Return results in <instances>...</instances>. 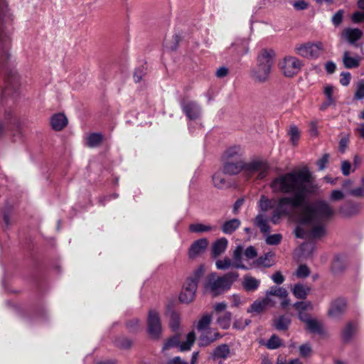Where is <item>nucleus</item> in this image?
<instances>
[{"mask_svg": "<svg viewBox=\"0 0 364 364\" xmlns=\"http://www.w3.org/2000/svg\"><path fill=\"white\" fill-rule=\"evenodd\" d=\"M311 177L306 168L278 176L270 182L269 187L273 193L286 196L269 199L262 195L259 208L262 212L272 209L270 221L274 225L283 217L291 216L297 208H301L302 224H324L331 220L336 210L328 201L318 199L304 204L310 193Z\"/></svg>", "mask_w": 364, "mask_h": 364, "instance_id": "nucleus-1", "label": "nucleus"}, {"mask_svg": "<svg viewBox=\"0 0 364 364\" xmlns=\"http://www.w3.org/2000/svg\"><path fill=\"white\" fill-rule=\"evenodd\" d=\"M238 277L237 272H230L222 277L218 276L216 273H211L207 278L205 287L216 296L229 289Z\"/></svg>", "mask_w": 364, "mask_h": 364, "instance_id": "nucleus-2", "label": "nucleus"}, {"mask_svg": "<svg viewBox=\"0 0 364 364\" xmlns=\"http://www.w3.org/2000/svg\"><path fill=\"white\" fill-rule=\"evenodd\" d=\"M204 274L205 267L203 265H200L187 278L179 296V299L181 302L188 304L193 301L198 282L203 277Z\"/></svg>", "mask_w": 364, "mask_h": 364, "instance_id": "nucleus-3", "label": "nucleus"}, {"mask_svg": "<svg viewBox=\"0 0 364 364\" xmlns=\"http://www.w3.org/2000/svg\"><path fill=\"white\" fill-rule=\"evenodd\" d=\"M269 166L266 161L254 160L249 163H243L242 171L247 177L256 176L257 179L264 178L269 172Z\"/></svg>", "mask_w": 364, "mask_h": 364, "instance_id": "nucleus-4", "label": "nucleus"}, {"mask_svg": "<svg viewBox=\"0 0 364 364\" xmlns=\"http://www.w3.org/2000/svg\"><path fill=\"white\" fill-rule=\"evenodd\" d=\"M295 52L297 55L308 59L318 58L324 50L323 44L320 42L298 44L295 47Z\"/></svg>", "mask_w": 364, "mask_h": 364, "instance_id": "nucleus-5", "label": "nucleus"}, {"mask_svg": "<svg viewBox=\"0 0 364 364\" xmlns=\"http://www.w3.org/2000/svg\"><path fill=\"white\" fill-rule=\"evenodd\" d=\"M19 87V77L15 70H10L5 75L2 97H13L17 93Z\"/></svg>", "mask_w": 364, "mask_h": 364, "instance_id": "nucleus-6", "label": "nucleus"}, {"mask_svg": "<svg viewBox=\"0 0 364 364\" xmlns=\"http://www.w3.org/2000/svg\"><path fill=\"white\" fill-rule=\"evenodd\" d=\"M303 64L294 56H286L279 63V67L286 77H293L299 73Z\"/></svg>", "mask_w": 364, "mask_h": 364, "instance_id": "nucleus-7", "label": "nucleus"}, {"mask_svg": "<svg viewBox=\"0 0 364 364\" xmlns=\"http://www.w3.org/2000/svg\"><path fill=\"white\" fill-rule=\"evenodd\" d=\"M196 340L195 333L190 332L186 336V341L181 343L178 336H174L168 339L164 344L163 350H165L170 348L178 347L181 351L189 350Z\"/></svg>", "mask_w": 364, "mask_h": 364, "instance_id": "nucleus-8", "label": "nucleus"}, {"mask_svg": "<svg viewBox=\"0 0 364 364\" xmlns=\"http://www.w3.org/2000/svg\"><path fill=\"white\" fill-rule=\"evenodd\" d=\"M148 333L155 339L159 338L161 331V320L156 310H150L147 318Z\"/></svg>", "mask_w": 364, "mask_h": 364, "instance_id": "nucleus-9", "label": "nucleus"}, {"mask_svg": "<svg viewBox=\"0 0 364 364\" xmlns=\"http://www.w3.org/2000/svg\"><path fill=\"white\" fill-rule=\"evenodd\" d=\"M181 106L183 113L189 119H196L200 115L201 109L194 101L184 100Z\"/></svg>", "mask_w": 364, "mask_h": 364, "instance_id": "nucleus-10", "label": "nucleus"}, {"mask_svg": "<svg viewBox=\"0 0 364 364\" xmlns=\"http://www.w3.org/2000/svg\"><path fill=\"white\" fill-rule=\"evenodd\" d=\"M275 56L272 49H263L257 56V65L272 69Z\"/></svg>", "mask_w": 364, "mask_h": 364, "instance_id": "nucleus-11", "label": "nucleus"}, {"mask_svg": "<svg viewBox=\"0 0 364 364\" xmlns=\"http://www.w3.org/2000/svg\"><path fill=\"white\" fill-rule=\"evenodd\" d=\"M208 241L206 238H200L196 240L190 247L188 256L190 258H196L206 250Z\"/></svg>", "mask_w": 364, "mask_h": 364, "instance_id": "nucleus-12", "label": "nucleus"}, {"mask_svg": "<svg viewBox=\"0 0 364 364\" xmlns=\"http://www.w3.org/2000/svg\"><path fill=\"white\" fill-rule=\"evenodd\" d=\"M220 338H221V335L218 331L208 329L206 331L201 332L198 344L200 346H207Z\"/></svg>", "mask_w": 364, "mask_h": 364, "instance_id": "nucleus-13", "label": "nucleus"}, {"mask_svg": "<svg viewBox=\"0 0 364 364\" xmlns=\"http://www.w3.org/2000/svg\"><path fill=\"white\" fill-rule=\"evenodd\" d=\"M363 36V31L359 28H346L341 33V38L350 44H355Z\"/></svg>", "mask_w": 364, "mask_h": 364, "instance_id": "nucleus-14", "label": "nucleus"}, {"mask_svg": "<svg viewBox=\"0 0 364 364\" xmlns=\"http://www.w3.org/2000/svg\"><path fill=\"white\" fill-rule=\"evenodd\" d=\"M228 241L225 237H220L216 240L213 244L210 250L212 258L216 259L224 253L228 247Z\"/></svg>", "mask_w": 364, "mask_h": 364, "instance_id": "nucleus-15", "label": "nucleus"}, {"mask_svg": "<svg viewBox=\"0 0 364 364\" xmlns=\"http://www.w3.org/2000/svg\"><path fill=\"white\" fill-rule=\"evenodd\" d=\"M346 301L344 299H338L331 303L328 315L332 318L340 317L345 311Z\"/></svg>", "mask_w": 364, "mask_h": 364, "instance_id": "nucleus-16", "label": "nucleus"}, {"mask_svg": "<svg viewBox=\"0 0 364 364\" xmlns=\"http://www.w3.org/2000/svg\"><path fill=\"white\" fill-rule=\"evenodd\" d=\"M270 71L269 68L256 65L251 71V77L256 82H264L269 78Z\"/></svg>", "mask_w": 364, "mask_h": 364, "instance_id": "nucleus-17", "label": "nucleus"}, {"mask_svg": "<svg viewBox=\"0 0 364 364\" xmlns=\"http://www.w3.org/2000/svg\"><path fill=\"white\" fill-rule=\"evenodd\" d=\"M232 49L235 53L242 56L246 53H247L249 50V40L247 38H237L235 41L231 45L230 48Z\"/></svg>", "mask_w": 364, "mask_h": 364, "instance_id": "nucleus-18", "label": "nucleus"}, {"mask_svg": "<svg viewBox=\"0 0 364 364\" xmlns=\"http://www.w3.org/2000/svg\"><path fill=\"white\" fill-rule=\"evenodd\" d=\"M360 210V205L359 203L346 202L339 207L338 212L342 215L348 217L357 214L359 213Z\"/></svg>", "mask_w": 364, "mask_h": 364, "instance_id": "nucleus-19", "label": "nucleus"}, {"mask_svg": "<svg viewBox=\"0 0 364 364\" xmlns=\"http://www.w3.org/2000/svg\"><path fill=\"white\" fill-rule=\"evenodd\" d=\"M243 168V163L242 161L230 162L225 161L223 173L228 175H236L239 173Z\"/></svg>", "mask_w": 364, "mask_h": 364, "instance_id": "nucleus-20", "label": "nucleus"}, {"mask_svg": "<svg viewBox=\"0 0 364 364\" xmlns=\"http://www.w3.org/2000/svg\"><path fill=\"white\" fill-rule=\"evenodd\" d=\"M346 257L344 255H336L331 264V271L334 274H341L346 268Z\"/></svg>", "mask_w": 364, "mask_h": 364, "instance_id": "nucleus-21", "label": "nucleus"}, {"mask_svg": "<svg viewBox=\"0 0 364 364\" xmlns=\"http://www.w3.org/2000/svg\"><path fill=\"white\" fill-rule=\"evenodd\" d=\"M361 58L358 55L351 56L349 51H345L343 55V63L346 68L352 69L358 68L360 65Z\"/></svg>", "mask_w": 364, "mask_h": 364, "instance_id": "nucleus-22", "label": "nucleus"}, {"mask_svg": "<svg viewBox=\"0 0 364 364\" xmlns=\"http://www.w3.org/2000/svg\"><path fill=\"white\" fill-rule=\"evenodd\" d=\"M243 254V247L242 245H237L232 254L233 268L247 269L248 268L242 263V255Z\"/></svg>", "mask_w": 364, "mask_h": 364, "instance_id": "nucleus-23", "label": "nucleus"}, {"mask_svg": "<svg viewBox=\"0 0 364 364\" xmlns=\"http://www.w3.org/2000/svg\"><path fill=\"white\" fill-rule=\"evenodd\" d=\"M274 302L269 297H265L261 301H255L248 309V312L259 313L264 310L267 306H272Z\"/></svg>", "mask_w": 364, "mask_h": 364, "instance_id": "nucleus-24", "label": "nucleus"}, {"mask_svg": "<svg viewBox=\"0 0 364 364\" xmlns=\"http://www.w3.org/2000/svg\"><path fill=\"white\" fill-rule=\"evenodd\" d=\"M230 349L227 344H221L217 346L211 354L213 360L226 359L230 355Z\"/></svg>", "mask_w": 364, "mask_h": 364, "instance_id": "nucleus-25", "label": "nucleus"}, {"mask_svg": "<svg viewBox=\"0 0 364 364\" xmlns=\"http://www.w3.org/2000/svg\"><path fill=\"white\" fill-rule=\"evenodd\" d=\"M50 123L54 130L60 131L68 124V119L65 114L59 113L52 117Z\"/></svg>", "mask_w": 364, "mask_h": 364, "instance_id": "nucleus-26", "label": "nucleus"}, {"mask_svg": "<svg viewBox=\"0 0 364 364\" xmlns=\"http://www.w3.org/2000/svg\"><path fill=\"white\" fill-rule=\"evenodd\" d=\"M269 219L264 214L259 213L255 220V225H257L261 232L266 234L270 232L271 228L269 225Z\"/></svg>", "mask_w": 364, "mask_h": 364, "instance_id": "nucleus-27", "label": "nucleus"}, {"mask_svg": "<svg viewBox=\"0 0 364 364\" xmlns=\"http://www.w3.org/2000/svg\"><path fill=\"white\" fill-rule=\"evenodd\" d=\"M240 220L236 218L225 221L221 227L222 231L226 235L232 234L235 232L240 225Z\"/></svg>", "mask_w": 364, "mask_h": 364, "instance_id": "nucleus-28", "label": "nucleus"}, {"mask_svg": "<svg viewBox=\"0 0 364 364\" xmlns=\"http://www.w3.org/2000/svg\"><path fill=\"white\" fill-rule=\"evenodd\" d=\"M260 284V280L250 275L244 277L242 286L246 291H255Z\"/></svg>", "mask_w": 364, "mask_h": 364, "instance_id": "nucleus-29", "label": "nucleus"}, {"mask_svg": "<svg viewBox=\"0 0 364 364\" xmlns=\"http://www.w3.org/2000/svg\"><path fill=\"white\" fill-rule=\"evenodd\" d=\"M357 324L355 322H349L343 328L341 336L345 342L349 341L357 331Z\"/></svg>", "mask_w": 364, "mask_h": 364, "instance_id": "nucleus-30", "label": "nucleus"}, {"mask_svg": "<svg viewBox=\"0 0 364 364\" xmlns=\"http://www.w3.org/2000/svg\"><path fill=\"white\" fill-rule=\"evenodd\" d=\"M274 254L272 252H269L262 256H260L257 260L256 264L258 266H262L264 267H270L274 264Z\"/></svg>", "mask_w": 364, "mask_h": 364, "instance_id": "nucleus-31", "label": "nucleus"}, {"mask_svg": "<svg viewBox=\"0 0 364 364\" xmlns=\"http://www.w3.org/2000/svg\"><path fill=\"white\" fill-rule=\"evenodd\" d=\"M306 328L311 333H317L321 335L323 333V326L321 323L317 320L316 318H311L308 322L306 323Z\"/></svg>", "mask_w": 364, "mask_h": 364, "instance_id": "nucleus-32", "label": "nucleus"}, {"mask_svg": "<svg viewBox=\"0 0 364 364\" xmlns=\"http://www.w3.org/2000/svg\"><path fill=\"white\" fill-rule=\"evenodd\" d=\"M309 291L310 288L301 284H296L292 289L293 294L300 299H306Z\"/></svg>", "mask_w": 364, "mask_h": 364, "instance_id": "nucleus-33", "label": "nucleus"}, {"mask_svg": "<svg viewBox=\"0 0 364 364\" xmlns=\"http://www.w3.org/2000/svg\"><path fill=\"white\" fill-rule=\"evenodd\" d=\"M223 173L218 171L213 176V185L215 187L220 189L225 188L230 185V183L226 180Z\"/></svg>", "mask_w": 364, "mask_h": 364, "instance_id": "nucleus-34", "label": "nucleus"}, {"mask_svg": "<svg viewBox=\"0 0 364 364\" xmlns=\"http://www.w3.org/2000/svg\"><path fill=\"white\" fill-rule=\"evenodd\" d=\"M215 229V227L210 225L203 223H192L189 225L188 230L191 232L203 233L210 232Z\"/></svg>", "mask_w": 364, "mask_h": 364, "instance_id": "nucleus-35", "label": "nucleus"}, {"mask_svg": "<svg viewBox=\"0 0 364 364\" xmlns=\"http://www.w3.org/2000/svg\"><path fill=\"white\" fill-rule=\"evenodd\" d=\"M291 323L289 318L281 316L274 320V326L279 331L287 330Z\"/></svg>", "mask_w": 364, "mask_h": 364, "instance_id": "nucleus-36", "label": "nucleus"}, {"mask_svg": "<svg viewBox=\"0 0 364 364\" xmlns=\"http://www.w3.org/2000/svg\"><path fill=\"white\" fill-rule=\"evenodd\" d=\"M269 296H275L281 299L283 297H287L288 296V292L285 289L282 287L273 286L266 291V297L269 298Z\"/></svg>", "mask_w": 364, "mask_h": 364, "instance_id": "nucleus-37", "label": "nucleus"}, {"mask_svg": "<svg viewBox=\"0 0 364 364\" xmlns=\"http://www.w3.org/2000/svg\"><path fill=\"white\" fill-rule=\"evenodd\" d=\"M102 141V135L99 133H92L86 138L87 145L92 148L98 146Z\"/></svg>", "mask_w": 364, "mask_h": 364, "instance_id": "nucleus-38", "label": "nucleus"}, {"mask_svg": "<svg viewBox=\"0 0 364 364\" xmlns=\"http://www.w3.org/2000/svg\"><path fill=\"white\" fill-rule=\"evenodd\" d=\"M232 314L230 312H225L217 318V323L223 329H227L230 326Z\"/></svg>", "mask_w": 364, "mask_h": 364, "instance_id": "nucleus-39", "label": "nucleus"}, {"mask_svg": "<svg viewBox=\"0 0 364 364\" xmlns=\"http://www.w3.org/2000/svg\"><path fill=\"white\" fill-rule=\"evenodd\" d=\"M212 317L210 314L204 315L198 321L197 328L199 331H206L209 328Z\"/></svg>", "mask_w": 364, "mask_h": 364, "instance_id": "nucleus-40", "label": "nucleus"}, {"mask_svg": "<svg viewBox=\"0 0 364 364\" xmlns=\"http://www.w3.org/2000/svg\"><path fill=\"white\" fill-rule=\"evenodd\" d=\"M315 225L311 232V236L313 238H321L326 234V228L323 224H311Z\"/></svg>", "mask_w": 364, "mask_h": 364, "instance_id": "nucleus-41", "label": "nucleus"}, {"mask_svg": "<svg viewBox=\"0 0 364 364\" xmlns=\"http://www.w3.org/2000/svg\"><path fill=\"white\" fill-rule=\"evenodd\" d=\"M215 267L219 270H226L233 267V262L230 258L225 257L223 259H218L215 262Z\"/></svg>", "mask_w": 364, "mask_h": 364, "instance_id": "nucleus-42", "label": "nucleus"}, {"mask_svg": "<svg viewBox=\"0 0 364 364\" xmlns=\"http://www.w3.org/2000/svg\"><path fill=\"white\" fill-rule=\"evenodd\" d=\"M282 346V340L276 335H272L267 341L266 346L267 348L274 350Z\"/></svg>", "mask_w": 364, "mask_h": 364, "instance_id": "nucleus-43", "label": "nucleus"}, {"mask_svg": "<svg viewBox=\"0 0 364 364\" xmlns=\"http://www.w3.org/2000/svg\"><path fill=\"white\" fill-rule=\"evenodd\" d=\"M289 135L290 136V141L294 146H296L300 138V132L297 127L291 126L289 130Z\"/></svg>", "mask_w": 364, "mask_h": 364, "instance_id": "nucleus-44", "label": "nucleus"}, {"mask_svg": "<svg viewBox=\"0 0 364 364\" xmlns=\"http://www.w3.org/2000/svg\"><path fill=\"white\" fill-rule=\"evenodd\" d=\"M282 239V235L279 233L269 235L265 238V242L269 245H279Z\"/></svg>", "mask_w": 364, "mask_h": 364, "instance_id": "nucleus-45", "label": "nucleus"}, {"mask_svg": "<svg viewBox=\"0 0 364 364\" xmlns=\"http://www.w3.org/2000/svg\"><path fill=\"white\" fill-rule=\"evenodd\" d=\"M315 248V245L313 242H307L303 243L301 247V251L304 257L311 255Z\"/></svg>", "mask_w": 364, "mask_h": 364, "instance_id": "nucleus-46", "label": "nucleus"}, {"mask_svg": "<svg viewBox=\"0 0 364 364\" xmlns=\"http://www.w3.org/2000/svg\"><path fill=\"white\" fill-rule=\"evenodd\" d=\"M240 152V147L233 146L226 150L223 155V160L228 161V159H233L237 156Z\"/></svg>", "mask_w": 364, "mask_h": 364, "instance_id": "nucleus-47", "label": "nucleus"}, {"mask_svg": "<svg viewBox=\"0 0 364 364\" xmlns=\"http://www.w3.org/2000/svg\"><path fill=\"white\" fill-rule=\"evenodd\" d=\"M295 274L299 278H306L310 274V269L306 264H301L297 268Z\"/></svg>", "mask_w": 364, "mask_h": 364, "instance_id": "nucleus-48", "label": "nucleus"}, {"mask_svg": "<svg viewBox=\"0 0 364 364\" xmlns=\"http://www.w3.org/2000/svg\"><path fill=\"white\" fill-rule=\"evenodd\" d=\"M293 306L298 311H305L307 309H312V304L310 301H297L293 304Z\"/></svg>", "mask_w": 364, "mask_h": 364, "instance_id": "nucleus-49", "label": "nucleus"}, {"mask_svg": "<svg viewBox=\"0 0 364 364\" xmlns=\"http://www.w3.org/2000/svg\"><path fill=\"white\" fill-rule=\"evenodd\" d=\"M126 326L130 332H135L139 329V321L138 318H132L126 323Z\"/></svg>", "mask_w": 364, "mask_h": 364, "instance_id": "nucleus-50", "label": "nucleus"}, {"mask_svg": "<svg viewBox=\"0 0 364 364\" xmlns=\"http://www.w3.org/2000/svg\"><path fill=\"white\" fill-rule=\"evenodd\" d=\"M348 143L349 136L348 134L343 135L340 139L338 146V150L341 153L343 154L346 152L348 146Z\"/></svg>", "mask_w": 364, "mask_h": 364, "instance_id": "nucleus-51", "label": "nucleus"}, {"mask_svg": "<svg viewBox=\"0 0 364 364\" xmlns=\"http://www.w3.org/2000/svg\"><path fill=\"white\" fill-rule=\"evenodd\" d=\"M180 323V317L176 312H172L171 314L170 326L173 331H176L178 328Z\"/></svg>", "mask_w": 364, "mask_h": 364, "instance_id": "nucleus-52", "label": "nucleus"}, {"mask_svg": "<svg viewBox=\"0 0 364 364\" xmlns=\"http://www.w3.org/2000/svg\"><path fill=\"white\" fill-rule=\"evenodd\" d=\"M355 98L362 100L364 98V80H360L357 85V90L355 93Z\"/></svg>", "mask_w": 364, "mask_h": 364, "instance_id": "nucleus-53", "label": "nucleus"}, {"mask_svg": "<svg viewBox=\"0 0 364 364\" xmlns=\"http://www.w3.org/2000/svg\"><path fill=\"white\" fill-rule=\"evenodd\" d=\"M311 353V347L309 343H305L299 347V353L301 356L306 358L310 356Z\"/></svg>", "mask_w": 364, "mask_h": 364, "instance_id": "nucleus-54", "label": "nucleus"}, {"mask_svg": "<svg viewBox=\"0 0 364 364\" xmlns=\"http://www.w3.org/2000/svg\"><path fill=\"white\" fill-rule=\"evenodd\" d=\"M344 11L342 9L338 10L332 17V22L336 26L340 25L343 21Z\"/></svg>", "mask_w": 364, "mask_h": 364, "instance_id": "nucleus-55", "label": "nucleus"}, {"mask_svg": "<svg viewBox=\"0 0 364 364\" xmlns=\"http://www.w3.org/2000/svg\"><path fill=\"white\" fill-rule=\"evenodd\" d=\"M245 257L248 259H252L257 256V252L253 246H249L244 252Z\"/></svg>", "mask_w": 364, "mask_h": 364, "instance_id": "nucleus-56", "label": "nucleus"}, {"mask_svg": "<svg viewBox=\"0 0 364 364\" xmlns=\"http://www.w3.org/2000/svg\"><path fill=\"white\" fill-rule=\"evenodd\" d=\"M116 345L120 348H127L131 346L132 341L127 338H119L115 341Z\"/></svg>", "mask_w": 364, "mask_h": 364, "instance_id": "nucleus-57", "label": "nucleus"}, {"mask_svg": "<svg viewBox=\"0 0 364 364\" xmlns=\"http://www.w3.org/2000/svg\"><path fill=\"white\" fill-rule=\"evenodd\" d=\"M294 8L297 11L304 10L309 7V3L304 0H298L292 4Z\"/></svg>", "mask_w": 364, "mask_h": 364, "instance_id": "nucleus-58", "label": "nucleus"}, {"mask_svg": "<svg viewBox=\"0 0 364 364\" xmlns=\"http://www.w3.org/2000/svg\"><path fill=\"white\" fill-rule=\"evenodd\" d=\"M351 164L348 161H346V160H344L341 162V171H342V173L345 176H347L350 174V170H351Z\"/></svg>", "mask_w": 364, "mask_h": 364, "instance_id": "nucleus-59", "label": "nucleus"}, {"mask_svg": "<svg viewBox=\"0 0 364 364\" xmlns=\"http://www.w3.org/2000/svg\"><path fill=\"white\" fill-rule=\"evenodd\" d=\"M344 198L343 193L340 190H333L330 195V200L336 201L342 200Z\"/></svg>", "mask_w": 364, "mask_h": 364, "instance_id": "nucleus-60", "label": "nucleus"}, {"mask_svg": "<svg viewBox=\"0 0 364 364\" xmlns=\"http://www.w3.org/2000/svg\"><path fill=\"white\" fill-rule=\"evenodd\" d=\"M341 75L340 83L343 86L348 85L351 77L350 73H342Z\"/></svg>", "mask_w": 364, "mask_h": 364, "instance_id": "nucleus-61", "label": "nucleus"}, {"mask_svg": "<svg viewBox=\"0 0 364 364\" xmlns=\"http://www.w3.org/2000/svg\"><path fill=\"white\" fill-rule=\"evenodd\" d=\"M271 279L274 283L277 284H281L284 281V277H283L280 272H277L274 274H272Z\"/></svg>", "mask_w": 364, "mask_h": 364, "instance_id": "nucleus-62", "label": "nucleus"}, {"mask_svg": "<svg viewBox=\"0 0 364 364\" xmlns=\"http://www.w3.org/2000/svg\"><path fill=\"white\" fill-rule=\"evenodd\" d=\"M328 154H324L317 162V165L320 170H323L326 168V164L328 162Z\"/></svg>", "mask_w": 364, "mask_h": 364, "instance_id": "nucleus-63", "label": "nucleus"}, {"mask_svg": "<svg viewBox=\"0 0 364 364\" xmlns=\"http://www.w3.org/2000/svg\"><path fill=\"white\" fill-rule=\"evenodd\" d=\"M351 19L354 23L362 22L364 21V13L356 11L353 14Z\"/></svg>", "mask_w": 364, "mask_h": 364, "instance_id": "nucleus-64", "label": "nucleus"}]
</instances>
